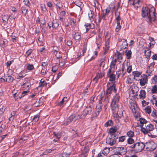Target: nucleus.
<instances>
[{
  "instance_id": "nucleus-1",
  "label": "nucleus",
  "mask_w": 157,
  "mask_h": 157,
  "mask_svg": "<svg viewBox=\"0 0 157 157\" xmlns=\"http://www.w3.org/2000/svg\"><path fill=\"white\" fill-rule=\"evenodd\" d=\"M141 16L149 24L154 21L156 19L155 11L154 7L150 8L143 7L141 10Z\"/></svg>"
},
{
  "instance_id": "nucleus-2",
  "label": "nucleus",
  "mask_w": 157,
  "mask_h": 157,
  "mask_svg": "<svg viewBox=\"0 0 157 157\" xmlns=\"http://www.w3.org/2000/svg\"><path fill=\"white\" fill-rule=\"evenodd\" d=\"M107 89L106 91V94L105 96V98L103 101L105 104L104 105V107L106 109V106L107 105V104L109 102L110 99V97L112 93V91L113 90V89L114 88V87L113 86H111L110 82H109L107 85Z\"/></svg>"
},
{
  "instance_id": "nucleus-3",
  "label": "nucleus",
  "mask_w": 157,
  "mask_h": 157,
  "mask_svg": "<svg viewBox=\"0 0 157 157\" xmlns=\"http://www.w3.org/2000/svg\"><path fill=\"white\" fill-rule=\"evenodd\" d=\"M120 99V96L118 94L114 95L112 99L111 103V109L114 111H116L118 109V103Z\"/></svg>"
},
{
  "instance_id": "nucleus-4",
  "label": "nucleus",
  "mask_w": 157,
  "mask_h": 157,
  "mask_svg": "<svg viewBox=\"0 0 157 157\" xmlns=\"http://www.w3.org/2000/svg\"><path fill=\"white\" fill-rule=\"evenodd\" d=\"M146 147L145 144L143 142H137L133 145L132 147L134 148V150L136 153L141 152Z\"/></svg>"
},
{
  "instance_id": "nucleus-5",
  "label": "nucleus",
  "mask_w": 157,
  "mask_h": 157,
  "mask_svg": "<svg viewBox=\"0 0 157 157\" xmlns=\"http://www.w3.org/2000/svg\"><path fill=\"white\" fill-rule=\"evenodd\" d=\"M118 138V136L117 135L113 134L110 135L109 137L106 139V143L110 146H112L116 143V140Z\"/></svg>"
},
{
  "instance_id": "nucleus-6",
  "label": "nucleus",
  "mask_w": 157,
  "mask_h": 157,
  "mask_svg": "<svg viewBox=\"0 0 157 157\" xmlns=\"http://www.w3.org/2000/svg\"><path fill=\"white\" fill-rule=\"evenodd\" d=\"M113 152L118 155H123L125 154L127 152L126 149L124 147H116L113 150Z\"/></svg>"
},
{
  "instance_id": "nucleus-7",
  "label": "nucleus",
  "mask_w": 157,
  "mask_h": 157,
  "mask_svg": "<svg viewBox=\"0 0 157 157\" xmlns=\"http://www.w3.org/2000/svg\"><path fill=\"white\" fill-rule=\"evenodd\" d=\"M146 149L147 151H152L155 150L156 147V145L154 142H149L145 143Z\"/></svg>"
},
{
  "instance_id": "nucleus-8",
  "label": "nucleus",
  "mask_w": 157,
  "mask_h": 157,
  "mask_svg": "<svg viewBox=\"0 0 157 157\" xmlns=\"http://www.w3.org/2000/svg\"><path fill=\"white\" fill-rule=\"evenodd\" d=\"M94 110V108H93L90 106L86 107L82 113V115L83 116L84 118H85L87 115L90 114L91 112Z\"/></svg>"
},
{
  "instance_id": "nucleus-9",
  "label": "nucleus",
  "mask_w": 157,
  "mask_h": 157,
  "mask_svg": "<svg viewBox=\"0 0 157 157\" xmlns=\"http://www.w3.org/2000/svg\"><path fill=\"white\" fill-rule=\"evenodd\" d=\"M155 63L154 62H152L147 67V69L146 72V73L148 74V76L150 75L151 72L153 71Z\"/></svg>"
},
{
  "instance_id": "nucleus-10",
  "label": "nucleus",
  "mask_w": 157,
  "mask_h": 157,
  "mask_svg": "<svg viewBox=\"0 0 157 157\" xmlns=\"http://www.w3.org/2000/svg\"><path fill=\"white\" fill-rule=\"evenodd\" d=\"M148 76V74H147V75H146V76H144V77H143L141 79H139L140 81V85L141 86H144L146 83H147L148 80L147 77Z\"/></svg>"
},
{
  "instance_id": "nucleus-11",
  "label": "nucleus",
  "mask_w": 157,
  "mask_h": 157,
  "mask_svg": "<svg viewBox=\"0 0 157 157\" xmlns=\"http://www.w3.org/2000/svg\"><path fill=\"white\" fill-rule=\"evenodd\" d=\"M5 79L3 78V82H12L14 79L9 74L5 76Z\"/></svg>"
},
{
  "instance_id": "nucleus-12",
  "label": "nucleus",
  "mask_w": 157,
  "mask_h": 157,
  "mask_svg": "<svg viewBox=\"0 0 157 157\" xmlns=\"http://www.w3.org/2000/svg\"><path fill=\"white\" fill-rule=\"evenodd\" d=\"M84 26L86 28V32H87L89 31L90 29H93L94 27V24H93L92 25L90 24L86 23L85 24Z\"/></svg>"
},
{
  "instance_id": "nucleus-13",
  "label": "nucleus",
  "mask_w": 157,
  "mask_h": 157,
  "mask_svg": "<svg viewBox=\"0 0 157 157\" xmlns=\"http://www.w3.org/2000/svg\"><path fill=\"white\" fill-rule=\"evenodd\" d=\"M99 113L100 112L99 110H98V109H95L94 111V112L92 115L91 117V120H93L95 118L97 117L99 114Z\"/></svg>"
},
{
  "instance_id": "nucleus-14",
  "label": "nucleus",
  "mask_w": 157,
  "mask_h": 157,
  "mask_svg": "<svg viewBox=\"0 0 157 157\" xmlns=\"http://www.w3.org/2000/svg\"><path fill=\"white\" fill-rule=\"evenodd\" d=\"M43 103V99L40 98L38 101L37 100L35 103L33 104L35 107H39Z\"/></svg>"
},
{
  "instance_id": "nucleus-15",
  "label": "nucleus",
  "mask_w": 157,
  "mask_h": 157,
  "mask_svg": "<svg viewBox=\"0 0 157 157\" xmlns=\"http://www.w3.org/2000/svg\"><path fill=\"white\" fill-rule=\"evenodd\" d=\"M54 53L55 54V56L56 57L57 59H59L62 58V53L61 52L55 50L54 51Z\"/></svg>"
},
{
  "instance_id": "nucleus-16",
  "label": "nucleus",
  "mask_w": 157,
  "mask_h": 157,
  "mask_svg": "<svg viewBox=\"0 0 157 157\" xmlns=\"http://www.w3.org/2000/svg\"><path fill=\"white\" fill-rule=\"evenodd\" d=\"M140 98L142 99H144L145 98L146 92L145 90H142L140 92Z\"/></svg>"
},
{
  "instance_id": "nucleus-17",
  "label": "nucleus",
  "mask_w": 157,
  "mask_h": 157,
  "mask_svg": "<svg viewBox=\"0 0 157 157\" xmlns=\"http://www.w3.org/2000/svg\"><path fill=\"white\" fill-rule=\"evenodd\" d=\"M117 129L116 127L113 128H111L109 130V133H110V135L113 134L115 135H117L115 133V132H117Z\"/></svg>"
},
{
  "instance_id": "nucleus-18",
  "label": "nucleus",
  "mask_w": 157,
  "mask_h": 157,
  "mask_svg": "<svg viewBox=\"0 0 157 157\" xmlns=\"http://www.w3.org/2000/svg\"><path fill=\"white\" fill-rule=\"evenodd\" d=\"M81 34L80 33L78 32L75 33L74 37V39L75 40L79 41L81 39Z\"/></svg>"
},
{
  "instance_id": "nucleus-19",
  "label": "nucleus",
  "mask_w": 157,
  "mask_h": 157,
  "mask_svg": "<svg viewBox=\"0 0 157 157\" xmlns=\"http://www.w3.org/2000/svg\"><path fill=\"white\" fill-rule=\"evenodd\" d=\"M22 13L25 16L28 15V9L25 6H22L21 8Z\"/></svg>"
},
{
  "instance_id": "nucleus-20",
  "label": "nucleus",
  "mask_w": 157,
  "mask_h": 157,
  "mask_svg": "<svg viewBox=\"0 0 157 157\" xmlns=\"http://www.w3.org/2000/svg\"><path fill=\"white\" fill-rule=\"evenodd\" d=\"M13 97L16 100L18 98L21 99L22 97V96L21 93L19 92L13 94Z\"/></svg>"
},
{
  "instance_id": "nucleus-21",
  "label": "nucleus",
  "mask_w": 157,
  "mask_h": 157,
  "mask_svg": "<svg viewBox=\"0 0 157 157\" xmlns=\"http://www.w3.org/2000/svg\"><path fill=\"white\" fill-rule=\"evenodd\" d=\"M74 117L72 115H71L67 120L66 125H67L71 123L74 119Z\"/></svg>"
},
{
  "instance_id": "nucleus-22",
  "label": "nucleus",
  "mask_w": 157,
  "mask_h": 157,
  "mask_svg": "<svg viewBox=\"0 0 157 157\" xmlns=\"http://www.w3.org/2000/svg\"><path fill=\"white\" fill-rule=\"evenodd\" d=\"M136 106V105L134 102H132L130 103V105L129 106L130 109L132 110L133 113H136V110H135V107Z\"/></svg>"
},
{
  "instance_id": "nucleus-23",
  "label": "nucleus",
  "mask_w": 157,
  "mask_h": 157,
  "mask_svg": "<svg viewBox=\"0 0 157 157\" xmlns=\"http://www.w3.org/2000/svg\"><path fill=\"white\" fill-rule=\"evenodd\" d=\"M102 101L101 100L99 101V103L97 105L95 109H98V110H99L100 112L102 109Z\"/></svg>"
},
{
  "instance_id": "nucleus-24",
  "label": "nucleus",
  "mask_w": 157,
  "mask_h": 157,
  "mask_svg": "<svg viewBox=\"0 0 157 157\" xmlns=\"http://www.w3.org/2000/svg\"><path fill=\"white\" fill-rule=\"evenodd\" d=\"M52 22L53 26V28L55 29H56L59 25V21H58L53 20Z\"/></svg>"
},
{
  "instance_id": "nucleus-25",
  "label": "nucleus",
  "mask_w": 157,
  "mask_h": 157,
  "mask_svg": "<svg viewBox=\"0 0 157 157\" xmlns=\"http://www.w3.org/2000/svg\"><path fill=\"white\" fill-rule=\"evenodd\" d=\"M125 53L127 56V59H130L131 58L132 52L130 50H126L125 52Z\"/></svg>"
},
{
  "instance_id": "nucleus-26",
  "label": "nucleus",
  "mask_w": 157,
  "mask_h": 157,
  "mask_svg": "<svg viewBox=\"0 0 157 157\" xmlns=\"http://www.w3.org/2000/svg\"><path fill=\"white\" fill-rule=\"evenodd\" d=\"M140 1V0H128V3L130 5L132 4L133 5H134L136 4L139 3Z\"/></svg>"
},
{
  "instance_id": "nucleus-27",
  "label": "nucleus",
  "mask_w": 157,
  "mask_h": 157,
  "mask_svg": "<svg viewBox=\"0 0 157 157\" xmlns=\"http://www.w3.org/2000/svg\"><path fill=\"white\" fill-rule=\"evenodd\" d=\"M124 40L122 45L121 46V48L122 49H125L128 46V44L126 40L124 39Z\"/></svg>"
},
{
  "instance_id": "nucleus-28",
  "label": "nucleus",
  "mask_w": 157,
  "mask_h": 157,
  "mask_svg": "<svg viewBox=\"0 0 157 157\" xmlns=\"http://www.w3.org/2000/svg\"><path fill=\"white\" fill-rule=\"evenodd\" d=\"M67 97H64L58 103V105L60 106H63L64 102L67 101Z\"/></svg>"
},
{
  "instance_id": "nucleus-29",
  "label": "nucleus",
  "mask_w": 157,
  "mask_h": 157,
  "mask_svg": "<svg viewBox=\"0 0 157 157\" xmlns=\"http://www.w3.org/2000/svg\"><path fill=\"white\" fill-rule=\"evenodd\" d=\"M140 126L141 128L140 130L141 131L143 132L144 134L145 135L148 133V132L146 128H144L143 127V125L140 124Z\"/></svg>"
},
{
  "instance_id": "nucleus-30",
  "label": "nucleus",
  "mask_w": 157,
  "mask_h": 157,
  "mask_svg": "<svg viewBox=\"0 0 157 157\" xmlns=\"http://www.w3.org/2000/svg\"><path fill=\"white\" fill-rule=\"evenodd\" d=\"M151 92L153 94H156L157 93V85H155L152 87Z\"/></svg>"
},
{
  "instance_id": "nucleus-31",
  "label": "nucleus",
  "mask_w": 157,
  "mask_h": 157,
  "mask_svg": "<svg viewBox=\"0 0 157 157\" xmlns=\"http://www.w3.org/2000/svg\"><path fill=\"white\" fill-rule=\"evenodd\" d=\"M73 117H74V120L76 121L77 120L79 119H80L82 118H84V117H83V116L82 115V114L80 115L79 114H73Z\"/></svg>"
},
{
  "instance_id": "nucleus-32",
  "label": "nucleus",
  "mask_w": 157,
  "mask_h": 157,
  "mask_svg": "<svg viewBox=\"0 0 157 157\" xmlns=\"http://www.w3.org/2000/svg\"><path fill=\"white\" fill-rule=\"evenodd\" d=\"M47 83L44 82V79H42L40 80V82L39 83V87H43L46 86Z\"/></svg>"
},
{
  "instance_id": "nucleus-33",
  "label": "nucleus",
  "mask_w": 157,
  "mask_h": 157,
  "mask_svg": "<svg viewBox=\"0 0 157 157\" xmlns=\"http://www.w3.org/2000/svg\"><path fill=\"white\" fill-rule=\"evenodd\" d=\"M16 113V111H13L11 113V116L9 119V121H12L13 120Z\"/></svg>"
},
{
  "instance_id": "nucleus-34",
  "label": "nucleus",
  "mask_w": 157,
  "mask_h": 157,
  "mask_svg": "<svg viewBox=\"0 0 157 157\" xmlns=\"http://www.w3.org/2000/svg\"><path fill=\"white\" fill-rule=\"evenodd\" d=\"M154 128V126L151 124L147 125L146 127V129L148 132L152 131Z\"/></svg>"
},
{
  "instance_id": "nucleus-35",
  "label": "nucleus",
  "mask_w": 157,
  "mask_h": 157,
  "mask_svg": "<svg viewBox=\"0 0 157 157\" xmlns=\"http://www.w3.org/2000/svg\"><path fill=\"white\" fill-rule=\"evenodd\" d=\"M108 77H109V81L113 82L114 81L115 79L116 75L113 74H112L109 75Z\"/></svg>"
},
{
  "instance_id": "nucleus-36",
  "label": "nucleus",
  "mask_w": 157,
  "mask_h": 157,
  "mask_svg": "<svg viewBox=\"0 0 157 157\" xmlns=\"http://www.w3.org/2000/svg\"><path fill=\"white\" fill-rule=\"evenodd\" d=\"M118 117H121L122 116L124 118V122L126 123L128 121V117L127 116H125V117H124L123 113H122L121 114H120V115H117Z\"/></svg>"
},
{
  "instance_id": "nucleus-37",
  "label": "nucleus",
  "mask_w": 157,
  "mask_h": 157,
  "mask_svg": "<svg viewBox=\"0 0 157 157\" xmlns=\"http://www.w3.org/2000/svg\"><path fill=\"white\" fill-rule=\"evenodd\" d=\"M88 15L89 17L90 18H94L95 17L94 14V11L91 10L89 12Z\"/></svg>"
},
{
  "instance_id": "nucleus-38",
  "label": "nucleus",
  "mask_w": 157,
  "mask_h": 157,
  "mask_svg": "<svg viewBox=\"0 0 157 157\" xmlns=\"http://www.w3.org/2000/svg\"><path fill=\"white\" fill-rule=\"evenodd\" d=\"M113 124V121L110 120H108L105 124V127H107L109 126H112Z\"/></svg>"
},
{
  "instance_id": "nucleus-39",
  "label": "nucleus",
  "mask_w": 157,
  "mask_h": 157,
  "mask_svg": "<svg viewBox=\"0 0 157 157\" xmlns=\"http://www.w3.org/2000/svg\"><path fill=\"white\" fill-rule=\"evenodd\" d=\"M88 151V150L87 149L86 150H83L81 155L79 157H86V155H87V152Z\"/></svg>"
},
{
  "instance_id": "nucleus-40",
  "label": "nucleus",
  "mask_w": 157,
  "mask_h": 157,
  "mask_svg": "<svg viewBox=\"0 0 157 157\" xmlns=\"http://www.w3.org/2000/svg\"><path fill=\"white\" fill-rule=\"evenodd\" d=\"M40 116V114L39 113H38L36 115H35L33 117V120L35 122H37L39 120Z\"/></svg>"
},
{
  "instance_id": "nucleus-41",
  "label": "nucleus",
  "mask_w": 157,
  "mask_h": 157,
  "mask_svg": "<svg viewBox=\"0 0 157 157\" xmlns=\"http://www.w3.org/2000/svg\"><path fill=\"white\" fill-rule=\"evenodd\" d=\"M141 72H140L137 71H134L132 72V75L134 77H138L140 75Z\"/></svg>"
},
{
  "instance_id": "nucleus-42",
  "label": "nucleus",
  "mask_w": 157,
  "mask_h": 157,
  "mask_svg": "<svg viewBox=\"0 0 157 157\" xmlns=\"http://www.w3.org/2000/svg\"><path fill=\"white\" fill-rule=\"evenodd\" d=\"M105 94V92L102 91L101 93L99 94V98L100 99V100H101V101H102V102L103 101V100L104 101V100L105 98V97H104V96Z\"/></svg>"
},
{
  "instance_id": "nucleus-43",
  "label": "nucleus",
  "mask_w": 157,
  "mask_h": 157,
  "mask_svg": "<svg viewBox=\"0 0 157 157\" xmlns=\"http://www.w3.org/2000/svg\"><path fill=\"white\" fill-rule=\"evenodd\" d=\"M127 135L129 137V138L132 137L134 135V133L133 132L130 130L127 133Z\"/></svg>"
},
{
  "instance_id": "nucleus-44",
  "label": "nucleus",
  "mask_w": 157,
  "mask_h": 157,
  "mask_svg": "<svg viewBox=\"0 0 157 157\" xmlns=\"http://www.w3.org/2000/svg\"><path fill=\"white\" fill-rule=\"evenodd\" d=\"M139 121L140 124H142L143 125L144 124H146L147 122V121L143 118H140Z\"/></svg>"
},
{
  "instance_id": "nucleus-45",
  "label": "nucleus",
  "mask_w": 157,
  "mask_h": 157,
  "mask_svg": "<svg viewBox=\"0 0 157 157\" xmlns=\"http://www.w3.org/2000/svg\"><path fill=\"white\" fill-rule=\"evenodd\" d=\"M70 154L66 152H63L59 155V157H69Z\"/></svg>"
},
{
  "instance_id": "nucleus-46",
  "label": "nucleus",
  "mask_w": 157,
  "mask_h": 157,
  "mask_svg": "<svg viewBox=\"0 0 157 157\" xmlns=\"http://www.w3.org/2000/svg\"><path fill=\"white\" fill-rule=\"evenodd\" d=\"M145 110L146 113L150 114L151 113V107L149 106H147L145 109Z\"/></svg>"
},
{
  "instance_id": "nucleus-47",
  "label": "nucleus",
  "mask_w": 157,
  "mask_h": 157,
  "mask_svg": "<svg viewBox=\"0 0 157 157\" xmlns=\"http://www.w3.org/2000/svg\"><path fill=\"white\" fill-rule=\"evenodd\" d=\"M127 143L129 144H133L134 142V140L132 138H129L127 139Z\"/></svg>"
},
{
  "instance_id": "nucleus-48",
  "label": "nucleus",
  "mask_w": 157,
  "mask_h": 157,
  "mask_svg": "<svg viewBox=\"0 0 157 157\" xmlns=\"http://www.w3.org/2000/svg\"><path fill=\"white\" fill-rule=\"evenodd\" d=\"M9 19V17L6 15H4L2 17V20L3 21L5 22H7Z\"/></svg>"
},
{
  "instance_id": "nucleus-49",
  "label": "nucleus",
  "mask_w": 157,
  "mask_h": 157,
  "mask_svg": "<svg viewBox=\"0 0 157 157\" xmlns=\"http://www.w3.org/2000/svg\"><path fill=\"white\" fill-rule=\"evenodd\" d=\"M145 54L146 57L147 59H149L150 58L151 56V51L147 52L146 53H145Z\"/></svg>"
},
{
  "instance_id": "nucleus-50",
  "label": "nucleus",
  "mask_w": 157,
  "mask_h": 157,
  "mask_svg": "<svg viewBox=\"0 0 157 157\" xmlns=\"http://www.w3.org/2000/svg\"><path fill=\"white\" fill-rule=\"evenodd\" d=\"M105 10H104L102 11V12L101 14V18L103 19L104 20H106V17L105 16L107 15V14L105 13Z\"/></svg>"
},
{
  "instance_id": "nucleus-51",
  "label": "nucleus",
  "mask_w": 157,
  "mask_h": 157,
  "mask_svg": "<svg viewBox=\"0 0 157 157\" xmlns=\"http://www.w3.org/2000/svg\"><path fill=\"white\" fill-rule=\"evenodd\" d=\"M117 27L115 29V31L117 32H118L119 30H120L121 28V26L120 25V23L119 24L117 23Z\"/></svg>"
},
{
  "instance_id": "nucleus-52",
  "label": "nucleus",
  "mask_w": 157,
  "mask_h": 157,
  "mask_svg": "<svg viewBox=\"0 0 157 157\" xmlns=\"http://www.w3.org/2000/svg\"><path fill=\"white\" fill-rule=\"evenodd\" d=\"M119 138V142H123L125 140V136H122L119 137H118Z\"/></svg>"
},
{
  "instance_id": "nucleus-53",
  "label": "nucleus",
  "mask_w": 157,
  "mask_h": 157,
  "mask_svg": "<svg viewBox=\"0 0 157 157\" xmlns=\"http://www.w3.org/2000/svg\"><path fill=\"white\" fill-rule=\"evenodd\" d=\"M118 55H117V59L119 60V61L120 62H121V61H120V60H122V55L121 54V53L120 52H117Z\"/></svg>"
},
{
  "instance_id": "nucleus-54",
  "label": "nucleus",
  "mask_w": 157,
  "mask_h": 157,
  "mask_svg": "<svg viewBox=\"0 0 157 157\" xmlns=\"http://www.w3.org/2000/svg\"><path fill=\"white\" fill-rule=\"evenodd\" d=\"M87 49V44H84L83 45V47L82 49V56H83L84 55V53L86 52V51Z\"/></svg>"
},
{
  "instance_id": "nucleus-55",
  "label": "nucleus",
  "mask_w": 157,
  "mask_h": 157,
  "mask_svg": "<svg viewBox=\"0 0 157 157\" xmlns=\"http://www.w3.org/2000/svg\"><path fill=\"white\" fill-rule=\"evenodd\" d=\"M32 49H29L26 52L25 54V56L26 57H28V56L32 53Z\"/></svg>"
},
{
  "instance_id": "nucleus-56",
  "label": "nucleus",
  "mask_w": 157,
  "mask_h": 157,
  "mask_svg": "<svg viewBox=\"0 0 157 157\" xmlns=\"http://www.w3.org/2000/svg\"><path fill=\"white\" fill-rule=\"evenodd\" d=\"M112 69H113V68H112L111 67H109V69L107 73V76H108L109 75H110L111 73H113L114 72V69H113V70H112Z\"/></svg>"
},
{
  "instance_id": "nucleus-57",
  "label": "nucleus",
  "mask_w": 157,
  "mask_h": 157,
  "mask_svg": "<svg viewBox=\"0 0 157 157\" xmlns=\"http://www.w3.org/2000/svg\"><path fill=\"white\" fill-rule=\"evenodd\" d=\"M121 71H122V73H118V74H119L118 75V77H119L120 75H122V76L123 77V76L126 73V72L124 71V68H122V69H121Z\"/></svg>"
},
{
  "instance_id": "nucleus-58",
  "label": "nucleus",
  "mask_w": 157,
  "mask_h": 157,
  "mask_svg": "<svg viewBox=\"0 0 157 157\" xmlns=\"http://www.w3.org/2000/svg\"><path fill=\"white\" fill-rule=\"evenodd\" d=\"M34 66L33 64H29L27 67L28 70H31L33 69Z\"/></svg>"
},
{
  "instance_id": "nucleus-59",
  "label": "nucleus",
  "mask_w": 157,
  "mask_h": 157,
  "mask_svg": "<svg viewBox=\"0 0 157 157\" xmlns=\"http://www.w3.org/2000/svg\"><path fill=\"white\" fill-rule=\"evenodd\" d=\"M111 86H113L114 87V88L113 89V90L115 93H116L117 90L116 88V85L113 82H110Z\"/></svg>"
},
{
  "instance_id": "nucleus-60",
  "label": "nucleus",
  "mask_w": 157,
  "mask_h": 157,
  "mask_svg": "<svg viewBox=\"0 0 157 157\" xmlns=\"http://www.w3.org/2000/svg\"><path fill=\"white\" fill-rule=\"evenodd\" d=\"M151 115L153 117H157V110L154 109L152 111Z\"/></svg>"
},
{
  "instance_id": "nucleus-61",
  "label": "nucleus",
  "mask_w": 157,
  "mask_h": 157,
  "mask_svg": "<svg viewBox=\"0 0 157 157\" xmlns=\"http://www.w3.org/2000/svg\"><path fill=\"white\" fill-rule=\"evenodd\" d=\"M116 63H115V62H113L112 61L111 62L110 67L113 68V69H114Z\"/></svg>"
},
{
  "instance_id": "nucleus-62",
  "label": "nucleus",
  "mask_w": 157,
  "mask_h": 157,
  "mask_svg": "<svg viewBox=\"0 0 157 157\" xmlns=\"http://www.w3.org/2000/svg\"><path fill=\"white\" fill-rule=\"evenodd\" d=\"M71 25L74 26L75 25V23L76 22V20L74 19H71Z\"/></svg>"
},
{
  "instance_id": "nucleus-63",
  "label": "nucleus",
  "mask_w": 157,
  "mask_h": 157,
  "mask_svg": "<svg viewBox=\"0 0 157 157\" xmlns=\"http://www.w3.org/2000/svg\"><path fill=\"white\" fill-rule=\"evenodd\" d=\"M111 10V8L110 7H107L106 9L105 10V13L107 15L110 12Z\"/></svg>"
},
{
  "instance_id": "nucleus-64",
  "label": "nucleus",
  "mask_w": 157,
  "mask_h": 157,
  "mask_svg": "<svg viewBox=\"0 0 157 157\" xmlns=\"http://www.w3.org/2000/svg\"><path fill=\"white\" fill-rule=\"evenodd\" d=\"M151 58L153 60H157V54H154L152 56Z\"/></svg>"
}]
</instances>
